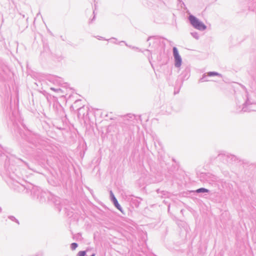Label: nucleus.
Returning <instances> with one entry per match:
<instances>
[{"label": "nucleus", "instance_id": "f257e3e1", "mask_svg": "<svg viewBox=\"0 0 256 256\" xmlns=\"http://www.w3.org/2000/svg\"><path fill=\"white\" fill-rule=\"evenodd\" d=\"M188 19L190 24L196 28L198 30H204L206 28V26L202 22H200L194 16L190 15Z\"/></svg>", "mask_w": 256, "mask_h": 256}, {"label": "nucleus", "instance_id": "f03ea898", "mask_svg": "<svg viewBox=\"0 0 256 256\" xmlns=\"http://www.w3.org/2000/svg\"><path fill=\"white\" fill-rule=\"evenodd\" d=\"M174 50V55L175 59V62H176V66L177 67H179L182 64V59L179 55L178 50L176 48H173Z\"/></svg>", "mask_w": 256, "mask_h": 256}, {"label": "nucleus", "instance_id": "7ed1b4c3", "mask_svg": "<svg viewBox=\"0 0 256 256\" xmlns=\"http://www.w3.org/2000/svg\"><path fill=\"white\" fill-rule=\"evenodd\" d=\"M112 200H113V202L114 204V206H116V207L119 210H120L122 211V210H121V208H120V205L118 204V202L117 200L116 199V198L113 196H112Z\"/></svg>", "mask_w": 256, "mask_h": 256}, {"label": "nucleus", "instance_id": "20e7f679", "mask_svg": "<svg viewBox=\"0 0 256 256\" xmlns=\"http://www.w3.org/2000/svg\"><path fill=\"white\" fill-rule=\"evenodd\" d=\"M208 191V190L204 188H200L196 190L197 192H207Z\"/></svg>", "mask_w": 256, "mask_h": 256}, {"label": "nucleus", "instance_id": "39448f33", "mask_svg": "<svg viewBox=\"0 0 256 256\" xmlns=\"http://www.w3.org/2000/svg\"><path fill=\"white\" fill-rule=\"evenodd\" d=\"M219 75V74L217 72H208V74H207V76H218Z\"/></svg>", "mask_w": 256, "mask_h": 256}, {"label": "nucleus", "instance_id": "423d86ee", "mask_svg": "<svg viewBox=\"0 0 256 256\" xmlns=\"http://www.w3.org/2000/svg\"><path fill=\"white\" fill-rule=\"evenodd\" d=\"M85 255L86 252L84 251H80L78 254V256H85Z\"/></svg>", "mask_w": 256, "mask_h": 256}, {"label": "nucleus", "instance_id": "0eeeda50", "mask_svg": "<svg viewBox=\"0 0 256 256\" xmlns=\"http://www.w3.org/2000/svg\"><path fill=\"white\" fill-rule=\"evenodd\" d=\"M71 246L72 250H75L77 248L78 244L76 243H72Z\"/></svg>", "mask_w": 256, "mask_h": 256}, {"label": "nucleus", "instance_id": "6e6552de", "mask_svg": "<svg viewBox=\"0 0 256 256\" xmlns=\"http://www.w3.org/2000/svg\"><path fill=\"white\" fill-rule=\"evenodd\" d=\"M206 75H204L202 78V82H205L206 80Z\"/></svg>", "mask_w": 256, "mask_h": 256}, {"label": "nucleus", "instance_id": "1a4fd4ad", "mask_svg": "<svg viewBox=\"0 0 256 256\" xmlns=\"http://www.w3.org/2000/svg\"><path fill=\"white\" fill-rule=\"evenodd\" d=\"M94 254H93L91 256H94Z\"/></svg>", "mask_w": 256, "mask_h": 256}]
</instances>
